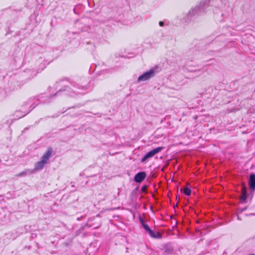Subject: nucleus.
Masks as SVG:
<instances>
[{
    "label": "nucleus",
    "instance_id": "1",
    "mask_svg": "<svg viewBox=\"0 0 255 255\" xmlns=\"http://www.w3.org/2000/svg\"><path fill=\"white\" fill-rule=\"evenodd\" d=\"M209 0H205V2H201L199 6H196L191 11L189 12L191 15H194L195 14H200L203 11L205 8L208 5Z\"/></svg>",
    "mask_w": 255,
    "mask_h": 255
},
{
    "label": "nucleus",
    "instance_id": "2",
    "mask_svg": "<svg viewBox=\"0 0 255 255\" xmlns=\"http://www.w3.org/2000/svg\"><path fill=\"white\" fill-rule=\"evenodd\" d=\"M154 75V71L153 69H150L142 75H140L138 78V82H142L149 80L153 77Z\"/></svg>",
    "mask_w": 255,
    "mask_h": 255
},
{
    "label": "nucleus",
    "instance_id": "3",
    "mask_svg": "<svg viewBox=\"0 0 255 255\" xmlns=\"http://www.w3.org/2000/svg\"><path fill=\"white\" fill-rule=\"evenodd\" d=\"M162 149V147H158L149 151L142 157V159H147L148 158L152 157L155 154H157L159 151H160Z\"/></svg>",
    "mask_w": 255,
    "mask_h": 255
},
{
    "label": "nucleus",
    "instance_id": "4",
    "mask_svg": "<svg viewBox=\"0 0 255 255\" xmlns=\"http://www.w3.org/2000/svg\"><path fill=\"white\" fill-rule=\"evenodd\" d=\"M146 177V173L144 172H140L137 173L134 177V180L136 183H140Z\"/></svg>",
    "mask_w": 255,
    "mask_h": 255
},
{
    "label": "nucleus",
    "instance_id": "5",
    "mask_svg": "<svg viewBox=\"0 0 255 255\" xmlns=\"http://www.w3.org/2000/svg\"><path fill=\"white\" fill-rule=\"evenodd\" d=\"M249 186L251 190H255V174L252 173L249 180Z\"/></svg>",
    "mask_w": 255,
    "mask_h": 255
},
{
    "label": "nucleus",
    "instance_id": "6",
    "mask_svg": "<svg viewBox=\"0 0 255 255\" xmlns=\"http://www.w3.org/2000/svg\"><path fill=\"white\" fill-rule=\"evenodd\" d=\"M47 160H40L36 163L35 168L33 171L39 170L43 168L44 165L46 164Z\"/></svg>",
    "mask_w": 255,
    "mask_h": 255
},
{
    "label": "nucleus",
    "instance_id": "7",
    "mask_svg": "<svg viewBox=\"0 0 255 255\" xmlns=\"http://www.w3.org/2000/svg\"><path fill=\"white\" fill-rule=\"evenodd\" d=\"M247 193L246 188L245 186H242V195L240 197L241 202H244L247 198Z\"/></svg>",
    "mask_w": 255,
    "mask_h": 255
},
{
    "label": "nucleus",
    "instance_id": "8",
    "mask_svg": "<svg viewBox=\"0 0 255 255\" xmlns=\"http://www.w3.org/2000/svg\"><path fill=\"white\" fill-rule=\"evenodd\" d=\"M52 149L49 148L46 153L43 155L41 159H48L52 155Z\"/></svg>",
    "mask_w": 255,
    "mask_h": 255
},
{
    "label": "nucleus",
    "instance_id": "9",
    "mask_svg": "<svg viewBox=\"0 0 255 255\" xmlns=\"http://www.w3.org/2000/svg\"><path fill=\"white\" fill-rule=\"evenodd\" d=\"M149 234L151 237L155 239H160L162 237V235L159 232H153L152 230V233Z\"/></svg>",
    "mask_w": 255,
    "mask_h": 255
},
{
    "label": "nucleus",
    "instance_id": "10",
    "mask_svg": "<svg viewBox=\"0 0 255 255\" xmlns=\"http://www.w3.org/2000/svg\"><path fill=\"white\" fill-rule=\"evenodd\" d=\"M32 172H33V171L29 170V169H27V170H26L25 171H23L18 173V174L16 175V176H25L27 174H31Z\"/></svg>",
    "mask_w": 255,
    "mask_h": 255
},
{
    "label": "nucleus",
    "instance_id": "11",
    "mask_svg": "<svg viewBox=\"0 0 255 255\" xmlns=\"http://www.w3.org/2000/svg\"><path fill=\"white\" fill-rule=\"evenodd\" d=\"M180 190L181 192L184 193L187 196H189L191 193V189L188 187L181 188Z\"/></svg>",
    "mask_w": 255,
    "mask_h": 255
},
{
    "label": "nucleus",
    "instance_id": "12",
    "mask_svg": "<svg viewBox=\"0 0 255 255\" xmlns=\"http://www.w3.org/2000/svg\"><path fill=\"white\" fill-rule=\"evenodd\" d=\"M164 249L165 251L168 253H170L173 250V248L169 244L166 245L164 247Z\"/></svg>",
    "mask_w": 255,
    "mask_h": 255
},
{
    "label": "nucleus",
    "instance_id": "13",
    "mask_svg": "<svg viewBox=\"0 0 255 255\" xmlns=\"http://www.w3.org/2000/svg\"><path fill=\"white\" fill-rule=\"evenodd\" d=\"M142 227L144 228L145 230L148 233V234H151L152 233V230L150 229L148 225L145 223H142Z\"/></svg>",
    "mask_w": 255,
    "mask_h": 255
},
{
    "label": "nucleus",
    "instance_id": "14",
    "mask_svg": "<svg viewBox=\"0 0 255 255\" xmlns=\"http://www.w3.org/2000/svg\"><path fill=\"white\" fill-rule=\"evenodd\" d=\"M147 186L144 185L142 187V188L141 189V191L142 192H146L147 191Z\"/></svg>",
    "mask_w": 255,
    "mask_h": 255
},
{
    "label": "nucleus",
    "instance_id": "15",
    "mask_svg": "<svg viewBox=\"0 0 255 255\" xmlns=\"http://www.w3.org/2000/svg\"><path fill=\"white\" fill-rule=\"evenodd\" d=\"M246 209V208H240L239 209V211L241 213L243 212V211H244Z\"/></svg>",
    "mask_w": 255,
    "mask_h": 255
},
{
    "label": "nucleus",
    "instance_id": "16",
    "mask_svg": "<svg viewBox=\"0 0 255 255\" xmlns=\"http://www.w3.org/2000/svg\"><path fill=\"white\" fill-rule=\"evenodd\" d=\"M159 24L160 26H162L164 24V23L163 21H160Z\"/></svg>",
    "mask_w": 255,
    "mask_h": 255
},
{
    "label": "nucleus",
    "instance_id": "17",
    "mask_svg": "<svg viewBox=\"0 0 255 255\" xmlns=\"http://www.w3.org/2000/svg\"><path fill=\"white\" fill-rule=\"evenodd\" d=\"M140 222L142 225V223H144L143 220L142 219H140Z\"/></svg>",
    "mask_w": 255,
    "mask_h": 255
},
{
    "label": "nucleus",
    "instance_id": "18",
    "mask_svg": "<svg viewBox=\"0 0 255 255\" xmlns=\"http://www.w3.org/2000/svg\"><path fill=\"white\" fill-rule=\"evenodd\" d=\"M173 207L174 208V209H175V207H176L175 204H174L173 205Z\"/></svg>",
    "mask_w": 255,
    "mask_h": 255
},
{
    "label": "nucleus",
    "instance_id": "19",
    "mask_svg": "<svg viewBox=\"0 0 255 255\" xmlns=\"http://www.w3.org/2000/svg\"><path fill=\"white\" fill-rule=\"evenodd\" d=\"M175 174V172H173V176H174Z\"/></svg>",
    "mask_w": 255,
    "mask_h": 255
},
{
    "label": "nucleus",
    "instance_id": "20",
    "mask_svg": "<svg viewBox=\"0 0 255 255\" xmlns=\"http://www.w3.org/2000/svg\"><path fill=\"white\" fill-rule=\"evenodd\" d=\"M238 219L239 220H240V217H239L238 216Z\"/></svg>",
    "mask_w": 255,
    "mask_h": 255
},
{
    "label": "nucleus",
    "instance_id": "21",
    "mask_svg": "<svg viewBox=\"0 0 255 255\" xmlns=\"http://www.w3.org/2000/svg\"><path fill=\"white\" fill-rule=\"evenodd\" d=\"M173 217V216L172 215V216H171L170 217H171V219H172Z\"/></svg>",
    "mask_w": 255,
    "mask_h": 255
},
{
    "label": "nucleus",
    "instance_id": "22",
    "mask_svg": "<svg viewBox=\"0 0 255 255\" xmlns=\"http://www.w3.org/2000/svg\"><path fill=\"white\" fill-rule=\"evenodd\" d=\"M176 225L177 224V221H176ZM177 228V227H176V228Z\"/></svg>",
    "mask_w": 255,
    "mask_h": 255
}]
</instances>
